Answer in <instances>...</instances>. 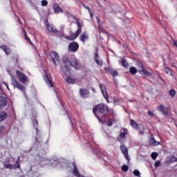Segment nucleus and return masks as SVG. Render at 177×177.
Instances as JSON below:
<instances>
[{"label":"nucleus","mask_w":177,"mask_h":177,"mask_svg":"<svg viewBox=\"0 0 177 177\" xmlns=\"http://www.w3.org/2000/svg\"><path fill=\"white\" fill-rule=\"evenodd\" d=\"M113 126V121L111 120H108V127H112Z\"/></svg>","instance_id":"c03bdc74"},{"label":"nucleus","mask_w":177,"mask_h":177,"mask_svg":"<svg viewBox=\"0 0 177 177\" xmlns=\"http://www.w3.org/2000/svg\"><path fill=\"white\" fill-rule=\"evenodd\" d=\"M76 24L77 26V31L81 33L82 32V27H84V22L81 19H76Z\"/></svg>","instance_id":"ddd939ff"},{"label":"nucleus","mask_w":177,"mask_h":177,"mask_svg":"<svg viewBox=\"0 0 177 177\" xmlns=\"http://www.w3.org/2000/svg\"><path fill=\"white\" fill-rule=\"evenodd\" d=\"M6 106V99L2 98L0 101V110Z\"/></svg>","instance_id":"c85d7f7f"},{"label":"nucleus","mask_w":177,"mask_h":177,"mask_svg":"<svg viewBox=\"0 0 177 177\" xmlns=\"http://www.w3.org/2000/svg\"><path fill=\"white\" fill-rule=\"evenodd\" d=\"M169 95L171 97H174L175 95H176V91H175V90H171L169 91Z\"/></svg>","instance_id":"4c0bfd02"},{"label":"nucleus","mask_w":177,"mask_h":177,"mask_svg":"<svg viewBox=\"0 0 177 177\" xmlns=\"http://www.w3.org/2000/svg\"><path fill=\"white\" fill-rule=\"evenodd\" d=\"M23 34H24L25 39H26V41H28L30 42V44H31V45H32V42L31 41L30 38H28V37H27V32H26V30L24 29H23Z\"/></svg>","instance_id":"2f4dec72"},{"label":"nucleus","mask_w":177,"mask_h":177,"mask_svg":"<svg viewBox=\"0 0 177 177\" xmlns=\"http://www.w3.org/2000/svg\"><path fill=\"white\" fill-rule=\"evenodd\" d=\"M122 66H123V67L125 68H128L129 64H128V62H127L125 59H122Z\"/></svg>","instance_id":"473e14b6"},{"label":"nucleus","mask_w":177,"mask_h":177,"mask_svg":"<svg viewBox=\"0 0 177 177\" xmlns=\"http://www.w3.org/2000/svg\"><path fill=\"white\" fill-rule=\"evenodd\" d=\"M53 9L55 13L59 14V13H63V9L59 6L57 4H54L53 5Z\"/></svg>","instance_id":"aec40b11"},{"label":"nucleus","mask_w":177,"mask_h":177,"mask_svg":"<svg viewBox=\"0 0 177 177\" xmlns=\"http://www.w3.org/2000/svg\"><path fill=\"white\" fill-rule=\"evenodd\" d=\"M120 150L122 154H124L126 160L129 162L131 161V158H129V155H128V148H127V147H125L124 144L120 145Z\"/></svg>","instance_id":"1a4fd4ad"},{"label":"nucleus","mask_w":177,"mask_h":177,"mask_svg":"<svg viewBox=\"0 0 177 177\" xmlns=\"http://www.w3.org/2000/svg\"><path fill=\"white\" fill-rule=\"evenodd\" d=\"M63 63L64 64V66L61 68L63 77L66 78V82H68V84H74V82H75V79L70 77V76L71 75V73H70L69 68L73 67L76 70H78V68H80L78 60L75 59L72 61H70L68 58H64Z\"/></svg>","instance_id":"f257e3e1"},{"label":"nucleus","mask_w":177,"mask_h":177,"mask_svg":"<svg viewBox=\"0 0 177 177\" xmlns=\"http://www.w3.org/2000/svg\"><path fill=\"white\" fill-rule=\"evenodd\" d=\"M44 81L49 88H53V84H52V81L50 80V77H49V76L45 75Z\"/></svg>","instance_id":"f3484780"},{"label":"nucleus","mask_w":177,"mask_h":177,"mask_svg":"<svg viewBox=\"0 0 177 177\" xmlns=\"http://www.w3.org/2000/svg\"><path fill=\"white\" fill-rule=\"evenodd\" d=\"M62 28H64V26H62Z\"/></svg>","instance_id":"6e6d98bb"},{"label":"nucleus","mask_w":177,"mask_h":177,"mask_svg":"<svg viewBox=\"0 0 177 177\" xmlns=\"http://www.w3.org/2000/svg\"><path fill=\"white\" fill-rule=\"evenodd\" d=\"M95 61L98 66H103V61L100 59L99 54L97 53H95Z\"/></svg>","instance_id":"412c9836"},{"label":"nucleus","mask_w":177,"mask_h":177,"mask_svg":"<svg viewBox=\"0 0 177 177\" xmlns=\"http://www.w3.org/2000/svg\"><path fill=\"white\" fill-rule=\"evenodd\" d=\"M64 15H65V16H67V17L68 19V21H70V23H73V21H74V20H75V17H74L73 15H71L68 11H65Z\"/></svg>","instance_id":"dca6fc26"},{"label":"nucleus","mask_w":177,"mask_h":177,"mask_svg":"<svg viewBox=\"0 0 177 177\" xmlns=\"http://www.w3.org/2000/svg\"><path fill=\"white\" fill-rule=\"evenodd\" d=\"M128 169H129L128 165H124L123 166H122V171H123V172H127Z\"/></svg>","instance_id":"c9c22d12"},{"label":"nucleus","mask_w":177,"mask_h":177,"mask_svg":"<svg viewBox=\"0 0 177 177\" xmlns=\"http://www.w3.org/2000/svg\"><path fill=\"white\" fill-rule=\"evenodd\" d=\"M149 145H150V146H158V145H160V142L156 140V139H154V138H151L149 140Z\"/></svg>","instance_id":"4be33fe9"},{"label":"nucleus","mask_w":177,"mask_h":177,"mask_svg":"<svg viewBox=\"0 0 177 177\" xmlns=\"http://www.w3.org/2000/svg\"><path fill=\"white\" fill-rule=\"evenodd\" d=\"M47 30L49 31V32H52V34H54L57 37H64V32L63 30H57V29H56L53 25L47 24Z\"/></svg>","instance_id":"20e7f679"},{"label":"nucleus","mask_w":177,"mask_h":177,"mask_svg":"<svg viewBox=\"0 0 177 177\" xmlns=\"http://www.w3.org/2000/svg\"><path fill=\"white\" fill-rule=\"evenodd\" d=\"M158 110L162 113L164 115H168V109L165 107L164 105H160L158 107Z\"/></svg>","instance_id":"4468645a"},{"label":"nucleus","mask_w":177,"mask_h":177,"mask_svg":"<svg viewBox=\"0 0 177 177\" xmlns=\"http://www.w3.org/2000/svg\"><path fill=\"white\" fill-rule=\"evenodd\" d=\"M106 71L109 73V74H111V75H112V77H113V78L115 77H118V72H117L115 70L111 69L110 68H107L106 69Z\"/></svg>","instance_id":"6ab92c4d"},{"label":"nucleus","mask_w":177,"mask_h":177,"mask_svg":"<svg viewBox=\"0 0 177 177\" xmlns=\"http://www.w3.org/2000/svg\"><path fill=\"white\" fill-rule=\"evenodd\" d=\"M171 44H173L174 46H176V48H177V40L171 39Z\"/></svg>","instance_id":"a19ab883"},{"label":"nucleus","mask_w":177,"mask_h":177,"mask_svg":"<svg viewBox=\"0 0 177 177\" xmlns=\"http://www.w3.org/2000/svg\"><path fill=\"white\" fill-rule=\"evenodd\" d=\"M11 84L14 86V88H17V89H19V91H21L24 92V93H26V87H24L23 85L20 84L17 80H16V78L15 77H11Z\"/></svg>","instance_id":"39448f33"},{"label":"nucleus","mask_w":177,"mask_h":177,"mask_svg":"<svg viewBox=\"0 0 177 177\" xmlns=\"http://www.w3.org/2000/svg\"><path fill=\"white\" fill-rule=\"evenodd\" d=\"M99 87L100 88L102 94L103 95L104 99H106V102L109 103V94L107 93L106 86H104L103 84H100Z\"/></svg>","instance_id":"9d476101"},{"label":"nucleus","mask_w":177,"mask_h":177,"mask_svg":"<svg viewBox=\"0 0 177 177\" xmlns=\"http://www.w3.org/2000/svg\"><path fill=\"white\" fill-rule=\"evenodd\" d=\"M127 135H128V130L127 129H122V132L120 133V136L122 139H124Z\"/></svg>","instance_id":"bb28decb"},{"label":"nucleus","mask_w":177,"mask_h":177,"mask_svg":"<svg viewBox=\"0 0 177 177\" xmlns=\"http://www.w3.org/2000/svg\"><path fill=\"white\" fill-rule=\"evenodd\" d=\"M80 95L82 97H88L89 96V91L85 88L80 89Z\"/></svg>","instance_id":"2eb2a0df"},{"label":"nucleus","mask_w":177,"mask_h":177,"mask_svg":"<svg viewBox=\"0 0 177 177\" xmlns=\"http://www.w3.org/2000/svg\"><path fill=\"white\" fill-rule=\"evenodd\" d=\"M0 48L5 52L6 55H10V48H8L6 46H1Z\"/></svg>","instance_id":"393cba45"},{"label":"nucleus","mask_w":177,"mask_h":177,"mask_svg":"<svg viewBox=\"0 0 177 177\" xmlns=\"http://www.w3.org/2000/svg\"><path fill=\"white\" fill-rule=\"evenodd\" d=\"M129 71H130L131 74H132V75H135V74H136V73H138V69H136L135 68V66H132L130 68Z\"/></svg>","instance_id":"7c9ffc66"},{"label":"nucleus","mask_w":177,"mask_h":177,"mask_svg":"<svg viewBox=\"0 0 177 177\" xmlns=\"http://www.w3.org/2000/svg\"><path fill=\"white\" fill-rule=\"evenodd\" d=\"M3 131H5V127L1 126L0 127V133H2V132H3Z\"/></svg>","instance_id":"49530a36"},{"label":"nucleus","mask_w":177,"mask_h":177,"mask_svg":"<svg viewBox=\"0 0 177 177\" xmlns=\"http://www.w3.org/2000/svg\"><path fill=\"white\" fill-rule=\"evenodd\" d=\"M133 175H135V176H140V171H139V170H134Z\"/></svg>","instance_id":"58836bf2"},{"label":"nucleus","mask_w":177,"mask_h":177,"mask_svg":"<svg viewBox=\"0 0 177 177\" xmlns=\"http://www.w3.org/2000/svg\"><path fill=\"white\" fill-rule=\"evenodd\" d=\"M18 21H20V18L18 17Z\"/></svg>","instance_id":"3c124183"},{"label":"nucleus","mask_w":177,"mask_h":177,"mask_svg":"<svg viewBox=\"0 0 177 177\" xmlns=\"http://www.w3.org/2000/svg\"><path fill=\"white\" fill-rule=\"evenodd\" d=\"M16 74L17 77H19L20 82H22V84H27V82H28V77L24 73H21L20 71H17Z\"/></svg>","instance_id":"423d86ee"},{"label":"nucleus","mask_w":177,"mask_h":177,"mask_svg":"<svg viewBox=\"0 0 177 177\" xmlns=\"http://www.w3.org/2000/svg\"><path fill=\"white\" fill-rule=\"evenodd\" d=\"M155 167H160L161 165V162L160 160H157L156 162H155L154 164Z\"/></svg>","instance_id":"79ce46f5"},{"label":"nucleus","mask_w":177,"mask_h":177,"mask_svg":"<svg viewBox=\"0 0 177 177\" xmlns=\"http://www.w3.org/2000/svg\"><path fill=\"white\" fill-rule=\"evenodd\" d=\"M15 168H20V163L18 161H17L15 165Z\"/></svg>","instance_id":"a18cd8bd"},{"label":"nucleus","mask_w":177,"mask_h":177,"mask_svg":"<svg viewBox=\"0 0 177 177\" xmlns=\"http://www.w3.org/2000/svg\"><path fill=\"white\" fill-rule=\"evenodd\" d=\"M8 117V113H5L3 111L0 112V122H2V121H5Z\"/></svg>","instance_id":"5701e85b"},{"label":"nucleus","mask_w":177,"mask_h":177,"mask_svg":"<svg viewBox=\"0 0 177 177\" xmlns=\"http://www.w3.org/2000/svg\"><path fill=\"white\" fill-rule=\"evenodd\" d=\"M73 174L75 176L80 177V175L78 174V169H77V166L75 165V162H73Z\"/></svg>","instance_id":"b1692460"},{"label":"nucleus","mask_w":177,"mask_h":177,"mask_svg":"<svg viewBox=\"0 0 177 177\" xmlns=\"http://www.w3.org/2000/svg\"><path fill=\"white\" fill-rule=\"evenodd\" d=\"M79 48H80V44H78V43L75 41H73L70 43L68 46V50H69V52H73V53L77 52Z\"/></svg>","instance_id":"0eeeda50"},{"label":"nucleus","mask_w":177,"mask_h":177,"mask_svg":"<svg viewBox=\"0 0 177 177\" xmlns=\"http://www.w3.org/2000/svg\"><path fill=\"white\" fill-rule=\"evenodd\" d=\"M140 68H141V70H139L138 72L141 74V75H143V74H145V75H147V77H151V75H153L151 73L149 72L147 70H146V68H145V66H143V64L140 63Z\"/></svg>","instance_id":"9b49d317"},{"label":"nucleus","mask_w":177,"mask_h":177,"mask_svg":"<svg viewBox=\"0 0 177 177\" xmlns=\"http://www.w3.org/2000/svg\"><path fill=\"white\" fill-rule=\"evenodd\" d=\"M5 85L6 86L7 89L9 91V86H8V84L5 83Z\"/></svg>","instance_id":"8fccbe9b"},{"label":"nucleus","mask_w":177,"mask_h":177,"mask_svg":"<svg viewBox=\"0 0 177 177\" xmlns=\"http://www.w3.org/2000/svg\"><path fill=\"white\" fill-rule=\"evenodd\" d=\"M41 3V6H47L48 1L46 0H42Z\"/></svg>","instance_id":"ea45409f"},{"label":"nucleus","mask_w":177,"mask_h":177,"mask_svg":"<svg viewBox=\"0 0 177 177\" xmlns=\"http://www.w3.org/2000/svg\"><path fill=\"white\" fill-rule=\"evenodd\" d=\"M152 160H157V157H158V153L156 152H153L151 155Z\"/></svg>","instance_id":"f704fd0d"},{"label":"nucleus","mask_w":177,"mask_h":177,"mask_svg":"<svg viewBox=\"0 0 177 177\" xmlns=\"http://www.w3.org/2000/svg\"><path fill=\"white\" fill-rule=\"evenodd\" d=\"M171 67H175V66H174V65H171Z\"/></svg>","instance_id":"603ef678"},{"label":"nucleus","mask_w":177,"mask_h":177,"mask_svg":"<svg viewBox=\"0 0 177 177\" xmlns=\"http://www.w3.org/2000/svg\"><path fill=\"white\" fill-rule=\"evenodd\" d=\"M148 115L150 117H154V113L151 111H148Z\"/></svg>","instance_id":"37998d69"},{"label":"nucleus","mask_w":177,"mask_h":177,"mask_svg":"<svg viewBox=\"0 0 177 177\" xmlns=\"http://www.w3.org/2000/svg\"><path fill=\"white\" fill-rule=\"evenodd\" d=\"M88 39H89V36L86 32H83L80 37V40L83 42V44H85V41H88Z\"/></svg>","instance_id":"a211bd4d"},{"label":"nucleus","mask_w":177,"mask_h":177,"mask_svg":"<svg viewBox=\"0 0 177 177\" xmlns=\"http://www.w3.org/2000/svg\"><path fill=\"white\" fill-rule=\"evenodd\" d=\"M4 167L5 168H7V169H12V168H13V165L12 164H5Z\"/></svg>","instance_id":"e433bc0d"},{"label":"nucleus","mask_w":177,"mask_h":177,"mask_svg":"<svg viewBox=\"0 0 177 177\" xmlns=\"http://www.w3.org/2000/svg\"><path fill=\"white\" fill-rule=\"evenodd\" d=\"M160 80H162V81H164V80H162V78L160 77Z\"/></svg>","instance_id":"864d4df0"},{"label":"nucleus","mask_w":177,"mask_h":177,"mask_svg":"<svg viewBox=\"0 0 177 177\" xmlns=\"http://www.w3.org/2000/svg\"><path fill=\"white\" fill-rule=\"evenodd\" d=\"M140 135H145V131L140 130Z\"/></svg>","instance_id":"09e8293b"},{"label":"nucleus","mask_w":177,"mask_h":177,"mask_svg":"<svg viewBox=\"0 0 177 177\" xmlns=\"http://www.w3.org/2000/svg\"><path fill=\"white\" fill-rule=\"evenodd\" d=\"M97 20V24H98V26L99 27H100V19H99V17H96Z\"/></svg>","instance_id":"de8ad7c7"},{"label":"nucleus","mask_w":177,"mask_h":177,"mask_svg":"<svg viewBox=\"0 0 177 177\" xmlns=\"http://www.w3.org/2000/svg\"><path fill=\"white\" fill-rule=\"evenodd\" d=\"M93 113L95 115V117L99 120L102 124L107 123V120H106V115L109 113V107L103 104H100L95 106L93 109Z\"/></svg>","instance_id":"f03ea898"},{"label":"nucleus","mask_w":177,"mask_h":177,"mask_svg":"<svg viewBox=\"0 0 177 177\" xmlns=\"http://www.w3.org/2000/svg\"><path fill=\"white\" fill-rule=\"evenodd\" d=\"M84 8H85L86 9H88V12H89V15H90V16H91V19H93V11H92V10L91 9V8L86 7V6H84Z\"/></svg>","instance_id":"72a5a7b5"},{"label":"nucleus","mask_w":177,"mask_h":177,"mask_svg":"<svg viewBox=\"0 0 177 177\" xmlns=\"http://www.w3.org/2000/svg\"><path fill=\"white\" fill-rule=\"evenodd\" d=\"M165 72L166 73V74H168L171 77H175V75H174V73H172V69H171L169 67H165Z\"/></svg>","instance_id":"a878e982"},{"label":"nucleus","mask_w":177,"mask_h":177,"mask_svg":"<svg viewBox=\"0 0 177 177\" xmlns=\"http://www.w3.org/2000/svg\"><path fill=\"white\" fill-rule=\"evenodd\" d=\"M32 115H33V119H32V121L33 127H34L35 129H36V132L38 135L39 130H38V120H37V119H36L37 118V112L33 111Z\"/></svg>","instance_id":"f8f14e48"},{"label":"nucleus","mask_w":177,"mask_h":177,"mask_svg":"<svg viewBox=\"0 0 177 177\" xmlns=\"http://www.w3.org/2000/svg\"><path fill=\"white\" fill-rule=\"evenodd\" d=\"M131 127H133V128H135L136 129H139V125L135 122V120L132 119L131 120Z\"/></svg>","instance_id":"c756f323"},{"label":"nucleus","mask_w":177,"mask_h":177,"mask_svg":"<svg viewBox=\"0 0 177 177\" xmlns=\"http://www.w3.org/2000/svg\"><path fill=\"white\" fill-rule=\"evenodd\" d=\"M48 57L51 59L54 66H59L60 63V57L57 52L51 51L48 54Z\"/></svg>","instance_id":"7ed1b4c3"},{"label":"nucleus","mask_w":177,"mask_h":177,"mask_svg":"<svg viewBox=\"0 0 177 177\" xmlns=\"http://www.w3.org/2000/svg\"><path fill=\"white\" fill-rule=\"evenodd\" d=\"M167 161L169 162H176L177 158L174 156H170L167 157Z\"/></svg>","instance_id":"cd10ccee"},{"label":"nucleus","mask_w":177,"mask_h":177,"mask_svg":"<svg viewBox=\"0 0 177 177\" xmlns=\"http://www.w3.org/2000/svg\"><path fill=\"white\" fill-rule=\"evenodd\" d=\"M114 102H117V100H114Z\"/></svg>","instance_id":"5fc2aeb1"},{"label":"nucleus","mask_w":177,"mask_h":177,"mask_svg":"<svg viewBox=\"0 0 177 177\" xmlns=\"http://www.w3.org/2000/svg\"><path fill=\"white\" fill-rule=\"evenodd\" d=\"M69 34L70 35L65 36L64 38L68 41H74L77 39V38H78V35H80V34L81 33L80 32H77V30H76L75 33H73V32L71 31L69 32Z\"/></svg>","instance_id":"6e6552de"}]
</instances>
